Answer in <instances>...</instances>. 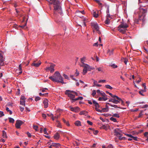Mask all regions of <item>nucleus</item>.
Listing matches in <instances>:
<instances>
[{"instance_id": "nucleus-1", "label": "nucleus", "mask_w": 148, "mask_h": 148, "mask_svg": "<svg viewBox=\"0 0 148 148\" xmlns=\"http://www.w3.org/2000/svg\"><path fill=\"white\" fill-rule=\"evenodd\" d=\"M47 1L50 4L53 5L54 14L57 15L58 13L62 15V9L60 5V2L58 0H48Z\"/></svg>"}, {"instance_id": "nucleus-2", "label": "nucleus", "mask_w": 148, "mask_h": 148, "mask_svg": "<svg viewBox=\"0 0 148 148\" xmlns=\"http://www.w3.org/2000/svg\"><path fill=\"white\" fill-rule=\"evenodd\" d=\"M49 78L54 82H60L62 84L65 83L64 82L62 77L58 71L56 72L53 76H49Z\"/></svg>"}, {"instance_id": "nucleus-3", "label": "nucleus", "mask_w": 148, "mask_h": 148, "mask_svg": "<svg viewBox=\"0 0 148 148\" xmlns=\"http://www.w3.org/2000/svg\"><path fill=\"white\" fill-rule=\"evenodd\" d=\"M147 10L140 8V12L139 13V19L140 21L144 23L146 20V16Z\"/></svg>"}, {"instance_id": "nucleus-4", "label": "nucleus", "mask_w": 148, "mask_h": 148, "mask_svg": "<svg viewBox=\"0 0 148 148\" xmlns=\"http://www.w3.org/2000/svg\"><path fill=\"white\" fill-rule=\"evenodd\" d=\"M128 27V24L123 21L121 22V24L118 27V30L119 32L124 34L125 33Z\"/></svg>"}, {"instance_id": "nucleus-5", "label": "nucleus", "mask_w": 148, "mask_h": 148, "mask_svg": "<svg viewBox=\"0 0 148 148\" xmlns=\"http://www.w3.org/2000/svg\"><path fill=\"white\" fill-rule=\"evenodd\" d=\"M80 66L84 68L83 70V75H85L86 74L87 71H90L91 70L95 69L93 67L90 66L89 65L86 64H82Z\"/></svg>"}, {"instance_id": "nucleus-6", "label": "nucleus", "mask_w": 148, "mask_h": 148, "mask_svg": "<svg viewBox=\"0 0 148 148\" xmlns=\"http://www.w3.org/2000/svg\"><path fill=\"white\" fill-rule=\"evenodd\" d=\"M50 66L46 67L45 70L47 71H49L51 73H52L55 71L54 67L55 66V65L52 63H50Z\"/></svg>"}, {"instance_id": "nucleus-7", "label": "nucleus", "mask_w": 148, "mask_h": 148, "mask_svg": "<svg viewBox=\"0 0 148 148\" xmlns=\"http://www.w3.org/2000/svg\"><path fill=\"white\" fill-rule=\"evenodd\" d=\"M114 135L117 136H118L119 135L122 134V131L120 130L119 128H116L114 130Z\"/></svg>"}, {"instance_id": "nucleus-8", "label": "nucleus", "mask_w": 148, "mask_h": 148, "mask_svg": "<svg viewBox=\"0 0 148 148\" xmlns=\"http://www.w3.org/2000/svg\"><path fill=\"white\" fill-rule=\"evenodd\" d=\"M23 123V122L20 120H18L16 121L15 126L17 128H20L21 126Z\"/></svg>"}, {"instance_id": "nucleus-9", "label": "nucleus", "mask_w": 148, "mask_h": 148, "mask_svg": "<svg viewBox=\"0 0 148 148\" xmlns=\"http://www.w3.org/2000/svg\"><path fill=\"white\" fill-rule=\"evenodd\" d=\"M91 26L93 27L97 31H99V27L97 23H91Z\"/></svg>"}, {"instance_id": "nucleus-10", "label": "nucleus", "mask_w": 148, "mask_h": 148, "mask_svg": "<svg viewBox=\"0 0 148 148\" xmlns=\"http://www.w3.org/2000/svg\"><path fill=\"white\" fill-rule=\"evenodd\" d=\"M70 108L71 111L75 112H77L80 110V108L78 107H76L74 108L70 107Z\"/></svg>"}, {"instance_id": "nucleus-11", "label": "nucleus", "mask_w": 148, "mask_h": 148, "mask_svg": "<svg viewBox=\"0 0 148 148\" xmlns=\"http://www.w3.org/2000/svg\"><path fill=\"white\" fill-rule=\"evenodd\" d=\"M36 61H34V62L32 64V65L36 67H38L41 64V62L40 61H39L38 62L35 63Z\"/></svg>"}, {"instance_id": "nucleus-12", "label": "nucleus", "mask_w": 148, "mask_h": 148, "mask_svg": "<svg viewBox=\"0 0 148 148\" xmlns=\"http://www.w3.org/2000/svg\"><path fill=\"white\" fill-rule=\"evenodd\" d=\"M98 12L99 11H97V12L94 10H92V13L93 14V16L96 18H97L98 16Z\"/></svg>"}, {"instance_id": "nucleus-13", "label": "nucleus", "mask_w": 148, "mask_h": 148, "mask_svg": "<svg viewBox=\"0 0 148 148\" xmlns=\"http://www.w3.org/2000/svg\"><path fill=\"white\" fill-rule=\"evenodd\" d=\"M68 95V96L71 98V99L72 100V102H73V99H74V98L75 97V95H73V94L72 93H68V94H66Z\"/></svg>"}, {"instance_id": "nucleus-14", "label": "nucleus", "mask_w": 148, "mask_h": 148, "mask_svg": "<svg viewBox=\"0 0 148 148\" xmlns=\"http://www.w3.org/2000/svg\"><path fill=\"white\" fill-rule=\"evenodd\" d=\"M48 100L47 99H45L43 101V103L44 105V108H46L48 106Z\"/></svg>"}, {"instance_id": "nucleus-15", "label": "nucleus", "mask_w": 148, "mask_h": 148, "mask_svg": "<svg viewBox=\"0 0 148 148\" xmlns=\"http://www.w3.org/2000/svg\"><path fill=\"white\" fill-rule=\"evenodd\" d=\"M114 49H112L111 50L108 49L107 51V53L108 54L109 56L112 55L113 54Z\"/></svg>"}, {"instance_id": "nucleus-16", "label": "nucleus", "mask_w": 148, "mask_h": 148, "mask_svg": "<svg viewBox=\"0 0 148 148\" xmlns=\"http://www.w3.org/2000/svg\"><path fill=\"white\" fill-rule=\"evenodd\" d=\"M108 99V98L107 97H100L98 99V100L99 101H105Z\"/></svg>"}, {"instance_id": "nucleus-17", "label": "nucleus", "mask_w": 148, "mask_h": 148, "mask_svg": "<svg viewBox=\"0 0 148 148\" xmlns=\"http://www.w3.org/2000/svg\"><path fill=\"white\" fill-rule=\"evenodd\" d=\"M60 137V135L59 134L58 132L56 133L54 136V138L56 139H58Z\"/></svg>"}, {"instance_id": "nucleus-18", "label": "nucleus", "mask_w": 148, "mask_h": 148, "mask_svg": "<svg viewBox=\"0 0 148 148\" xmlns=\"http://www.w3.org/2000/svg\"><path fill=\"white\" fill-rule=\"evenodd\" d=\"M88 112L85 110L83 111L80 112L79 114L80 115H84L85 116L87 115Z\"/></svg>"}, {"instance_id": "nucleus-19", "label": "nucleus", "mask_w": 148, "mask_h": 148, "mask_svg": "<svg viewBox=\"0 0 148 148\" xmlns=\"http://www.w3.org/2000/svg\"><path fill=\"white\" fill-rule=\"evenodd\" d=\"M4 61L3 58H1L0 59V66H3L4 65Z\"/></svg>"}, {"instance_id": "nucleus-20", "label": "nucleus", "mask_w": 148, "mask_h": 148, "mask_svg": "<svg viewBox=\"0 0 148 148\" xmlns=\"http://www.w3.org/2000/svg\"><path fill=\"white\" fill-rule=\"evenodd\" d=\"M75 124L77 126H81V124L80 121H76L75 123Z\"/></svg>"}, {"instance_id": "nucleus-21", "label": "nucleus", "mask_w": 148, "mask_h": 148, "mask_svg": "<svg viewBox=\"0 0 148 148\" xmlns=\"http://www.w3.org/2000/svg\"><path fill=\"white\" fill-rule=\"evenodd\" d=\"M74 92L75 91L72 90H67L65 91V94H68V93L73 94Z\"/></svg>"}, {"instance_id": "nucleus-22", "label": "nucleus", "mask_w": 148, "mask_h": 148, "mask_svg": "<svg viewBox=\"0 0 148 148\" xmlns=\"http://www.w3.org/2000/svg\"><path fill=\"white\" fill-rule=\"evenodd\" d=\"M53 147H58L60 146V145L59 143H52Z\"/></svg>"}, {"instance_id": "nucleus-23", "label": "nucleus", "mask_w": 148, "mask_h": 148, "mask_svg": "<svg viewBox=\"0 0 148 148\" xmlns=\"http://www.w3.org/2000/svg\"><path fill=\"white\" fill-rule=\"evenodd\" d=\"M93 103L95 105V107H99V104L97 102L93 100L92 101Z\"/></svg>"}, {"instance_id": "nucleus-24", "label": "nucleus", "mask_w": 148, "mask_h": 148, "mask_svg": "<svg viewBox=\"0 0 148 148\" xmlns=\"http://www.w3.org/2000/svg\"><path fill=\"white\" fill-rule=\"evenodd\" d=\"M122 134H121L119 135V136H117V137H118L119 139L121 140L125 139V138L124 137H122Z\"/></svg>"}, {"instance_id": "nucleus-25", "label": "nucleus", "mask_w": 148, "mask_h": 148, "mask_svg": "<svg viewBox=\"0 0 148 148\" xmlns=\"http://www.w3.org/2000/svg\"><path fill=\"white\" fill-rule=\"evenodd\" d=\"M3 132V138H7V136L6 134V133L4 130L2 131Z\"/></svg>"}, {"instance_id": "nucleus-26", "label": "nucleus", "mask_w": 148, "mask_h": 148, "mask_svg": "<svg viewBox=\"0 0 148 148\" xmlns=\"http://www.w3.org/2000/svg\"><path fill=\"white\" fill-rule=\"evenodd\" d=\"M83 99V97H78L77 98L73 99V101L74 102L76 101H77V100H78L79 99L82 100Z\"/></svg>"}, {"instance_id": "nucleus-27", "label": "nucleus", "mask_w": 148, "mask_h": 148, "mask_svg": "<svg viewBox=\"0 0 148 148\" xmlns=\"http://www.w3.org/2000/svg\"><path fill=\"white\" fill-rule=\"evenodd\" d=\"M113 103L115 104H117L119 103V101L117 99H113Z\"/></svg>"}, {"instance_id": "nucleus-28", "label": "nucleus", "mask_w": 148, "mask_h": 148, "mask_svg": "<svg viewBox=\"0 0 148 148\" xmlns=\"http://www.w3.org/2000/svg\"><path fill=\"white\" fill-rule=\"evenodd\" d=\"M113 98L112 99H116L119 100H121V99L119 98V97H118L117 96L115 95H113V96H112V97Z\"/></svg>"}, {"instance_id": "nucleus-29", "label": "nucleus", "mask_w": 148, "mask_h": 148, "mask_svg": "<svg viewBox=\"0 0 148 148\" xmlns=\"http://www.w3.org/2000/svg\"><path fill=\"white\" fill-rule=\"evenodd\" d=\"M18 69H19V71H20L18 73H19V74H20L22 73L21 64H20L19 65V67H18Z\"/></svg>"}, {"instance_id": "nucleus-30", "label": "nucleus", "mask_w": 148, "mask_h": 148, "mask_svg": "<svg viewBox=\"0 0 148 148\" xmlns=\"http://www.w3.org/2000/svg\"><path fill=\"white\" fill-rule=\"evenodd\" d=\"M8 119L10 123H13L14 122V120L11 117H9L8 118Z\"/></svg>"}, {"instance_id": "nucleus-31", "label": "nucleus", "mask_w": 148, "mask_h": 148, "mask_svg": "<svg viewBox=\"0 0 148 148\" xmlns=\"http://www.w3.org/2000/svg\"><path fill=\"white\" fill-rule=\"evenodd\" d=\"M105 86L106 88L109 89L110 90H112L113 89V88L109 85H106Z\"/></svg>"}, {"instance_id": "nucleus-32", "label": "nucleus", "mask_w": 148, "mask_h": 148, "mask_svg": "<svg viewBox=\"0 0 148 148\" xmlns=\"http://www.w3.org/2000/svg\"><path fill=\"white\" fill-rule=\"evenodd\" d=\"M108 110L107 109L105 108L102 109L101 110V112H106L108 111Z\"/></svg>"}, {"instance_id": "nucleus-33", "label": "nucleus", "mask_w": 148, "mask_h": 148, "mask_svg": "<svg viewBox=\"0 0 148 148\" xmlns=\"http://www.w3.org/2000/svg\"><path fill=\"white\" fill-rule=\"evenodd\" d=\"M110 19H108L107 18H106V19L105 22V23L107 25L109 24L110 23Z\"/></svg>"}, {"instance_id": "nucleus-34", "label": "nucleus", "mask_w": 148, "mask_h": 148, "mask_svg": "<svg viewBox=\"0 0 148 148\" xmlns=\"http://www.w3.org/2000/svg\"><path fill=\"white\" fill-rule=\"evenodd\" d=\"M110 120L115 122H117V121L116 119L113 118V117H111L110 118Z\"/></svg>"}, {"instance_id": "nucleus-35", "label": "nucleus", "mask_w": 148, "mask_h": 148, "mask_svg": "<svg viewBox=\"0 0 148 148\" xmlns=\"http://www.w3.org/2000/svg\"><path fill=\"white\" fill-rule=\"evenodd\" d=\"M146 91V90H142L141 91H139V93L140 94V95L144 96V95L143 94V92H145Z\"/></svg>"}, {"instance_id": "nucleus-36", "label": "nucleus", "mask_w": 148, "mask_h": 148, "mask_svg": "<svg viewBox=\"0 0 148 148\" xmlns=\"http://www.w3.org/2000/svg\"><path fill=\"white\" fill-rule=\"evenodd\" d=\"M85 58H86L85 57H83V58H82L81 59V62L82 63V64H85L84 63V62L85 60Z\"/></svg>"}, {"instance_id": "nucleus-37", "label": "nucleus", "mask_w": 148, "mask_h": 148, "mask_svg": "<svg viewBox=\"0 0 148 148\" xmlns=\"http://www.w3.org/2000/svg\"><path fill=\"white\" fill-rule=\"evenodd\" d=\"M134 23H135L138 24L139 23V21H140L139 20V19H135L134 20Z\"/></svg>"}, {"instance_id": "nucleus-38", "label": "nucleus", "mask_w": 148, "mask_h": 148, "mask_svg": "<svg viewBox=\"0 0 148 148\" xmlns=\"http://www.w3.org/2000/svg\"><path fill=\"white\" fill-rule=\"evenodd\" d=\"M111 106L113 107H114L115 108H120L122 109H124L125 108H120L119 107H118L117 105H115L112 104Z\"/></svg>"}, {"instance_id": "nucleus-39", "label": "nucleus", "mask_w": 148, "mask_h": 148, "mask_svg": "<svg viewBox=\"0 0 148 148\" xmlns=\"http://www.w3.org/2000/svg\"><path fill=\"white\" fill-rule=\"evenodd\" d=\"M20 104L23 105L25 106V101L20 100Z\"/></svg>"}, {"instance_id": "nucleus-40", "label": "nucleus", "mask_w": 148, "mask_h": 148, "mask_svg": "<svg viewBox=\"0 0 148 148\" xmlns=\"http://www.w3.org/2000/svg\"><path fill=\"white\" fill-rule=\"evenodd\" d=\"M145 136L147 138L146 140L148 141V132H146L144 134Z\"/></svg>"}, {"instance_id": "nucleus-41", "label": "nucleus", "mask_w": 148, "mask_h": 148, "mask_svg": "<svg viewBox=\"0 0 148 148\" xmlns=\"http://www.w3.org/2000/svg\"><path fill=\"white\" fill-rule=\"evenodd\" d=\"M112 116V117H116L117 118L119 117V114H116V113L114 114H113Z\"/></svg>"}, {"instance_id": "nucleus-42", "label": "nucleus", "mask_w": 148, "mask_h": 148, "mask_svg": "<svg viewBox=\"0 0 148 148\" xmlns=\"http://www.w3.org/2000/svg\"><path fill=\"white\" fill-rule=\"evenodd\" d=\"M6 110L8 112H9L10 113V114H11L12 113V111L9 110V108L8 107H7L6 108Z\"/></svg>"}, {"instance_id": "nucleus-43", "label": "nucleus", "mask_w": 148, "mask_h": 148, "mask_svg": "<svg viewBox=\"0 0 148 148\" xmlns=\"http://www.w3.org/2000/svg\"><path fill=\"white\" fill-rule=\"evenodd\" d=\"M100 95H101L103 97H106L107 95H106L105 93L104 92L100 93Z\"/></svg>"}, {"instance_id": "nucleus-44", "label": "nucleus", "mask_w": 148, "mask_h": 148, "mask_svg": "<svg viewBox=\"0 0 148 148\" xmlns=\"http://www.w3.org/2000/svg\"><path fill=\"white\" fill-rule=\"evenodd\" d=\"M62 120L64 122V123H65L66 125L68 126H69V124L63 118L62 119Z\"/></svg>"}, {"instance_id": "nucleus-45", "label": "nucleus", "mask_w": 148, "mask_h": 148, "mask_svg": "<svg viewBox=\"0 0 148 148\" xmlns=\"http://www.w3.org/2000/svg\"><path fill=\"white\" fill-rule=\"evenodd\" d=\"M111 67H112L113 68H116L117 67V65H115V64H113L111 66Z\"/></svg>"}, {"instance_id": "nucleus-46", "label": "nucleus", "mask_w": 148, "mask_h": 148, "mask_svg": "<svg viewBox=\"0 0 148 148\" xmlns=\"http://www.w3.org/2000/svg\"><path fill=\"white\" fill-rule=\"evenodd\" d=\"M40 98L39 97L37 96L36 97L35 100L36 101H37L40 100Z\"/></svg>"}, {"instance_id": "nucleus-47", "label": "nucleus", "mask_w": 148, "mask_h": 148, "mask_svg": "<svg viewBox=\"0 0 148 148\" xmlns=\"http://www.w3.org/2000/svg\"><path fill=\"white\" fill-rule=\"evenodd\" d=\"M63 76L66 79H69V78L68 77V76L66 75L65 74H64L63 75Z\"/></svg>"}, {"instance_id": "nucleus-48", "label": "nucleus", "mask_w": 148, "mask_h": 148, "mask_svg": "<svg viewBox=\"0 0 148 148\" xmlns=\"http://www.w3.org/2000/svg\"><path fill=\"white\" fill-rule=\"evenodd\" d=\"M4 115L3 112L2 111H0V117H2Z\"/></svg>"}, {"instance_id": "nucleus-49", "label": "nucleus", "mask_w": 148, "mask_h": 148, "mask_svg": "<svg viewBox=\"0 0 148 148\" xmlns=\"http://www.w3.org/2000/svg\"><path fill=\"white\" fill-rule=\"evenodd\" d=\"M33 128L36 131L37 130V129L38 128V127L37 125H33Z\"/></svg>"}, {"instance_id": "nucleus-50", "label": "nucleus", "mask_w": 148, "mask_h": 148, "mask_svg": "<svg viewBox=\"0 0 148 148\" xmlns=\"http://www.w3.org/2000/svg\"><path fill=\"white\" fill-rule=\"evenodd\" d=\"M96 92L95 90H94L93 91V92L92 94V95L93 97H94L96 94Z\"/></svg>"}, {"instance_id": "nucleus-51", "label": "nucleus", "mask_w": 148, "mask_h": 148, "mask_svg": "<svg viewBox=\"0 0 148 148\" xmlns=\"http://www.w3.org/2000/svg\"><path fill=\"white\" fill-rule=\"evenodd\" d=\"M107 18L108 19H110L111 20L112 18L110 16V14H107V18Z\"/></svg>"}, {"instance_id": "nucleus-52", "label": "nucleus", "mask_w": 148, "mask_h": 148, "mask_svg": "<svg viewBox=\"0 0 148 148\" xmlns=\"http://www.w3.org/2000/svg\"><path fill=\"white\" fill-rule=\"evenodd\" d=\"M25 98L23 96H22L20 98V100L25 101Z\"/></svg>"}, {"instance_id": "nucleus-53", "label": "nucleus", "mask_w": 148, "mask_h": 148, "mask_svg": "<svg viewBox=\"0 0 148 148\" xmlns=\"http://www.w3.org/2000/svg\"><path fill=\"white\" fill-rule=\"evenodd\" d=\"M131 138L136 141H137V137H136L134 136H132Z\"/></svg>"}, {"instance_id": "nucleus-54", "label": "nucleus", "mask_w": 148, "mask_h": 148, "mask_svg": "<svg viewBox=\"0 0 148 148\" xmlns=\"http://www.w3.org/2000/svg\"><path fill=\"white\" fill-rule=\"evenodd\" d=\"M93 133L95 134V135H97V133H98V131L97 130H94L93 131Z\"/></svg>"}, {"instance_id": "nucleus-55", "label": "nucleus", "mask_w": 148, "mask_h": 148, "mask_svg": "<svg viewBox=\"0 0 148 148\" xmlns=\"http://www.w3.org/2000/svg\"><path fill=\"white\" fill-rule=\"evenodd\" d=\"M27 24V22H26L25 23V24L24 25H22V26H18V27H21V28H24L25 26Z\"/></svg>"}, {"instance_id": "nucleus-56", "label": "nucleus", "mask_w": 148, "mask_h": 148, "mask_svg": "<svg viewBox=\"0 0 148 148\" xmlns=\"http://www.w3.org/2000/svg\"><path fill=\"white\" fill-rule=\"evenodd\" d=\"M106 81V80H100L98 81V82L99 83H101V82L104 83V82H105Z\"/></svg>"}, {"instance_id": "nucleus-57", "label": "nucleus", "mask_w": 148, "mask_h": 148, "mask_svg": "<svg viewBox=\"0 0 148 148\" xmlns=\"http://www.w3.org/2000/svg\"><path fill=\"white\" fill-rule=\"evenodd\" d=\"M143 111H141V112H140L139 113L138 116V118H140L141 116L143 115V114H142V112H143Z\"/></svg>"}, {"instance_id": "nucleus-58", "label": "nucleus", "mask_w": 148, "mask_h": 148, "mask_svg": "<svg viewBox=\"0 0 148 148\" xmlns=\"http://www.w3.org/2000/svg\"><path fill=\"white\" fill-rule=\"evenodd\" d=\"M95 1H96L97 3L99 5H102V3L100 2L99 0H95Z\"/></svg>"}, {"instance_id": "nucleus-59", "label": "nucleus", "mask_w": 148, "mask_h": 148, "mask_svg": "<svg viewBox=\"0 0 148 148\" xmlns=\"http://www.w3.org/2000/svg\"><path fill=\"white\" fill-rule=\"evenodd\" d=\"M87 122L90 125H92V123L90 121H87Z\"/></svg>"}, {"instance_id": "nucleus-60", "label": "nucleus", "mask_w": 148, "mask_h": 148, "mask_svg": "<svg viewBox=\"0 0 148 148\" xmlns=\"http://www.w3.org/2000/svg\"><path fill=\"white\" fill-rule=\"evenodd\" d=\"M44 134H48L47 133V129L46 128H44Z\"/></svg>"}, {"instance_id": "nucleus-61", "label": "nucleus", "mask_w": 148, "mask_h": 148, "mask_svg": "<svg viewBox=\"0 0 148 148\" xmlns=\"http://www.w3.org/2000/svg\"><path fill=\"white\" fill-rule=\"evenodd\" d=\"M143 86L144 88V90H146V84L145 83H144L143 84Z\"/></svg>"}, {"instance_id": "nucleus-62", "label": "nucleus", "mask_w": 148, "mask_h": 148, "mask_svg": "<svg viewBox=\"0 0 148 148\" xmlns=\"http://www.w3.org/2000/svg\"><path fill=\"white\" fill-rule=\"evenodd\" d=\"M93 83L94 84V85L95 86H96L97 85V82L96 81H95L94 80Z\"/></svg>"}, {"instance_id": "nucleus-63", "label": "nucleus", "mask_w": 148, "mask_h": 148, "mask_svg": "<svg viewBox=\"0 0 148 148\" xmlns=\"http://www.w3.org/2000/svg\"><path fill=\"white\" fill-rule=\"evenodd\" d=\"M101 128H102V129H106V126L105 125H103L101 127Z\"/></svg>"}, {"instance_id": "nucleus-64", "label": "nucleus", "mask_w": 148, "mask_h": 148, "mask_svg": "<svg viewBox=\"0 0 148 148\" xmlns=\"http://www.w3.org/2000/svg\"><path fill=\"white\" fill-rule=\"evenodd\" d=\"M108 148H113V146L112 145L110 144L108 145Z\"/></svg>"}]
</instances>
